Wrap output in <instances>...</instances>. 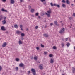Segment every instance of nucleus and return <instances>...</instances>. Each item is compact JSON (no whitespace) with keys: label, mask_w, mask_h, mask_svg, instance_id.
Segmentation results:
<instances>
[{"label":"nucleus","mask_w":75,"mask_h":75,"mask_svg":"<svg viewBox=\"0 0 75 75\" xmlns=\"http://www.w3.org/2000/svg\"><path fill=\"white\" fill-rule=\"evenodd\" d=\"M31 71L32 72V73L33 75H36V72L35 69L33 68H32L31 69Z\"/></svg>","instance_id":"obj_1"},{"label":"nucleus","mask_w":75,"mask_h":75,"mask_svg":"<svg viewBox=\"0 0 75 75\" xmlns=\"http://www.w3.org/2000/svg\"><path fill=\"white\" fill-rule=\"evenodd\" d=\"M45 15V13H44V11H42L41 13V15L42 16H43L44 15Z\"/></svg>","instance_id":"obj_11"},{"label":"nucleus","mask_w":75,"mask_h":75,"mask_svg":"<svg viewBox=\"0 0 75 75\" xmlns=\"http://www.w3.org/2000/svg\"><path fill=\"white\" fill-rule=\"evenodd\" d=\"M20 28H23V25H20Z\"/></svg>","instance_id":"obj_40"},{"label":"nucleus","mask_w":75,"mask_h":75,"mask_svg":"<svg viewBox=\"0 0 75 75\" xmlns=\"http://www.w3.org/2000/svg\"><path fill=\"white\" fill-rule=\"evenodd\" d=\"M7 45V43L5 42L3 43V45H2V47H5Z\"/></svg>","instance_id":"obj_4"},{"label":"nucleus","mask_w":75,"mask_h":75,"mask_svg":"<svg viewBox=\"0 0 75 75\" xmlns=\"http://www.w3.org/2000/svg\"><path fill=\"white\" fill-rule=\"evenodd\" d=\"M36 49L37 50H39L40 48H39V47H36Z\"/></svg>","instance_id":"obj_46"},{"label":"nucleus","mask_w":75,"mask_h":75,"mask_svg":"<svg viewBox=\"0 0 75 75\" xmlns=\"http://www.w3.org/2000/svg\"><path fill=\"white\" fill-rule=\"evenodd\" d=\"M75 68L74 67H72V72L73 74L75 73Z\"/></svg>","instance_id":"obj_13"},{"label":"nucleus","mask_w":75,"mask_h":75,"mask_svg":"<svg viewBox=\"0 0 75 75\" xmlns=\"http://www.w3.org/2000/svg\"><path fill=\"white\" fill-rule=\"evenodd\" d=\"M50 4L52 7L54 6V4L53 5L52 3H51Z\"/></svg>","instance_id":"obj_30"},{"label":"nucleus","mask_w":75,"mask_h":75,"mask_svg":"<svg viewBox=\"0 0 75 75\" xmlns=\"http://www.w3.org/2000/svg\"><path fill=\"white\" fill-rule=\"evenodd\" d=\"M6 33H7V34H8V31H6Z\"/></svg>","instance_id":"obj_59"},{"label":"nucleus","mask_w":75,"mask_h":75,"mask_svg":"<svg viewBox=\"0 0 75 75\" xmlns=\"http://www.w3.org/2000/svg\"><path fill=\"white\" fill-rule=\"evenodd\" d=\"M19 44H22V42L20 40L19 41Z\"/></svg>","instance_id":"obj_28"},{"label":"nucleus","mask_w":75,"mask_h":75,"mask_svg":"<svg viewBox=\"0 0 75 75\" xmlns=\"http://www.w3.org/2000/svg\"><path fill=\"white\" fill-rule=\"evenodd\" d=\"M38 26H36L35 27V29H38Z\"/></svg>","instance_id":"obj_39"},{"label":"nucleus","mask_w":75,"mask_h":75,"mask_svg":"<svg viewBox=\"0 0 75 75\" xmlns=\"http://www.w3.org/2000/svg\"><path fill=\"white\" fill-rule=\"evenodd\" d=\"M45 14H46V15H47V16L48 17H50V14H48L46 12L45 13Z\"/></svg>","instance_id":"obj_18"},{"label":"nucleus","mask_w":75,"mask_h":75,"mask_svg":"<svg viewBox=\"0 0 75 75\" xmlns=\"http://www.w3.org/2000/svg\"><path fill=\"white\" fill-rule=\"evenodd\" d=\"M47 12L48 13V14H51V10H49L47 11Z\"/></svg>","instance_id":"obj_22"},{"label":"nucleus","mask_w":75,"mask_h":75,"mask_svg":"<svg viewBox=\"0 0 75 75\" xmlns=\"http://www.w3.org/2000/svg\"><path fill=\"white\" fill-rule=\"evenodd\" d=\"M66 45L67 47H69V45H70V44L69 43H68L66 44Z\"/></svg>","instance_id":"obj_23"},{"label":"nucleus","mask_w":75,"mask_h":75,"mask_svg":"<svg viewBox=\"0 0 75 75\" xmlns=\"http://www.w3.org/2000/svg\"><path fill=\"white\" fill-rule=\"evenodd\" d=\"M53 6H55V7H57L58 8L60 7V5H59L57 4H54Z\"/></svg>","instance_id":"obj_3"},{"label":"nucleus","mask_w":75,"mask_h":75,"mask_svg":"<svg viewBox=\"0 0 75 75\" xmlns=\"http://www.w3.org/2000/svg\"><path fill=\"white\" fill-rule=\"evenodd\" d=\"M49 57H52V55L51 54L50 55H49Z\"/></svg>","instance_id":"obj_37"},{"label":"nucleus","mask_w":75,"mask_h":75,"mask_svg":"<svg viewBox=\"0 0 75 75\" xmlns=\"http://www.w3.org/2000/svg\"><path fill=\"white\" fill-rule=\"evenodd\" d=\"M66 2L67 4H70V2H69L68 0H66Z\"/></svg>","instance_id":"obj_17"},{"label":"nucleus","mask_w":75,"mask_h":75,"mask_svg":"<svg viewBox=\"0 0 75 75\" xmlns=\"http://www.w3.org/2000/svg\"><path fill=\"white\" fill-rule=\"evenodd\" d=\"M20 2H23V0H20Z\"/></svg>","instance_id":"obj_55"},{"label":"nucleus","mask_w":75,"mask_h":75,"mask_svg":"<svg viewBox=\"0 0 75 75\" xmlns=\"http://www.w3.org/2000/svg\"><path fill=\"white\" fill-rule=\"evenodd\" d=\"M39 14V13H36L35 14V16H38Z\"/></svg>","instance_id":"obj_33"},{"label":"nucleus","mask_w":75,"mask_h":75,"mask_svg":"<svg viewBox=\"0 0 75 75\" xmlns=\"http://www.w3.org/2000/svg\"><path fill=\"white\" fill-rule=\"evenodd\" d=\"M15 69L16 71H18V67H16L15 68Z\"/></svg>","instance_id":"obj_29"},{"label":"nucleus","mask_w":75,"mask_h":75,"mask_svg":"<svg viewBox=\"0 0 75 75\" xmlns=\"http://www.w3.org/2000/svg\"><path fill=\"white\" fill-rule=\"evenodd\" d=\"M34 9H31V13H34Z\"/></svg>","instance_id":"obj_21"},{"label":"nucleus","mask_w":75,"mask_h":75,"mask_svg":"<svg viewBox=\"0 0 75 75\" xmlns=\"http://www.w3.org/2000/svg\"><path fill=\"white\" fill-rule=\"evenodd\" d=\"M66 41H67V40H68V38H66Z\"/></svg>","instance_id":"obj_60"},{"label":"nucleus","mask_w":75,"mask_h":75,"mask_svg":"<svg viewBox=\"0 0 75 75\" xmlns=\"http://www.w3.org/2000/svg\"><path fill=\"white\" fill-rule=\"evenodd\" d=\"M28 73L29 74H30V71H28Z\"/></svg>","instance_id":"obj_58"},{"label":"nucleus","mask_w":75,"mask_h":75,"mask_svg":"<svg viewBox=\"0 0 75 75\" xmlns=\"http://www.w3.org/2000/svg\"><path fill=\"white\" fill-rule=\"evenodd\" d=\"M62 47H64V45H65V44L64 43H63L62 44Z\"/></svg>","instance_id":"obj_36"},{"label":"nucleus","mask_w":75,"mask_h":75,"mask_svg":"<svg viewBox=\"0 0 75 75\" xmlns=\"http://www.w3.org/2000/svg\"><path fill=\"white\" fill-rule=\"evenodd\" d=\"M62 26H64V23H62Z\"/></svg>","instance_id":"obj_53"},{"label":"nucleus","mask_w":75,"mask_h":75,"mask_svg":"<svg viewBox=\"0 0 75 75\" xmlns=\"http://www.w3.org/2000/svg\"><path fill=\"white\" fill-rule=\"evenodd\" d=\"M64 31H65V28H63L60 30V31L59 32V33L60 34H62V33H64Z\"/></svg>","instance_id":"obj_2"},{"label":"nucleus","mask_w":75,"mask_h":75,"mask_svg":"<svg viewBox=\"0 0 75 75\" xmlns=\"http://www.w3.org/2000/svg\"><path fill=\"white\" fill-rule=\"evenodd\" d=\"M50 25H51V26H52V25H53V23H51L50 24Z\"/></svg>","instance_id":"obj_47"},{"label":"nucleus","mask_w":75,"mask_h":75,"mask_svg":"<svg viewBox=\"0 0 75 75\" xmlns=\"http://www.w3.org/2000/svg\"><path fill=\"white\" fill-rule=\"evenodd\" d=\"M16 33H17L18 34H20V33H21V32H20L19 31H16Z\"/></svg>","instance_id":"obj_24"},{"label":"nucleus","mask_w":75,"mask_h":75,"mask_svg":"<svg viewBox=\"0 0 75 75\" xmlns=\"http://www.w3.org/2000/svg\"><path fill=\"white\" fill-rule=\"evenodd\" d=\"M3 2H5L6 1V0H2Z\"/></svg>","instance_id":"obj_45"},{"label":"nucleus","mask_w":75,"mask_h":75,"mask_svg":"<svg viewBox=\"0 0 75 75\" xmlns=\"http://www.w3.org/2000/svg\"><path fill=\"white\" fill-rule=\"evenodd\" d=\"M4 19H6V17H4Z\"/></svg>","instance_id":"obj_57"},{"label":"nucleus","mask_w":75,"mask_h":75,"mask_svg":"<svg viewBox=\"0 0 75 75\" xmlns=\"http://www.w3.org/2000/svg\"><path fill=\"white\" fill-rule=\"evenodd\" d=\"M46 1H44V2H43V4H44V5L46 4Z\"/></svg>","instance_id":"obj_38"},{"label":"nucleus","mask_w":75,"mask_h":75,"mask_svg":"<svg viewBox=\"0 0 75 75\" xmlns=\"http://www.w3.org/2000/svg\"><path fill=\"white\" fill-rule=\"evenodd\" d=\"M21 37H24L25 36V34L24 33H21Z\"/></svg>","instance_id":"obj_19"},{"label":"nucleus","mask_w":75,"mask_h":75,"mask_svg":"<svg viewBox=\"0 0 75 75\" xmlns=\"http://www.w3.org/2000/svg\"><path fill=\"white\" fill-rule=\"evenodd\" d=\"M62 2L63 3H65V0H62Z\"/></svg>","instance_id":"obj_41"},{"label":"nucleus","mask_w":75,"mask_h":75,"mask_svg":"<svg viewBox=\"0 0 75 75\" xmlns=\"http://www.w3.org/2000/svg\"><path fill=\"white\" fill-rule=\"evenodd\" d=\"M6 23V21L5 20H3L2 21V23L3 24H5Z\"/></svg>","instance_id":"obj_7"},{"label":"nucleus","mask_w":75,"mask_h":75,"mask_svg":"<svg viewBox=\"0 0 75 75\" xmlns=\"http://www.w3.org/2000/svg\"><path fill=\"white\" fill-rule=\"evenodd\" d=\"M73 16H74V17H75V13H73Z\"/></svg>","instance_id":"obj_48"},{"label":"nucleus","mask_w":75,"mask_h":75,"mask_svg":"<svg viewBox=\"0 0 75 75\" xmlns=\"http://www.w3.org/2000/svg\"><path fill=\"white\" fill-rule=\"evenodd\" d=\"M47 28V26L45 25V28Z\"/></svg>","instance_id":"obj_54"},{"label":"nucleus","mask_w":75,"mask_h":75,"mask_svg":"<svg viewBox=\"0 0 75 75\" xmlns=\"http://www.w3.org/2000/svg\"><path fill=\"white\" fill-rule=\"evenodd\" d=\"M54 59L52 58L51 59L50 63H51V64H53L54 62Z\"/></svg>","instance_id":"obj_5"},{"label":"nucleus","mask_w":75,"mask_h":75,"mask_svg":"<svg viewBox=\"0 0 75 75\" xmlns=\"http://www.w3.org/2000/svg\"><path fill=\"white\" fill-rule=\"evenodd\" d=\"M34 59L35 61H37V59H38V57L37 56H35L34 57Z\"/></svg>","instance_id":"obj_16"},{"label":"nucleus","mask_w":75,"mask_h":75,"mask_svg":"<svg viewBox=\"0 0 75 75\" xmlns=\"http://www.w3.org/2000/svg\"><path fill=\"white\" fill-rule=\"evenodd\" d=\"M45 1V0H41V1L42 2H44V1Z\"/></svg>","instance_id":"obj_43"},{"label":"nucleus","mask_w":75,"mask_h":75,"mask_svg":"<svg viewBox=\"0 0 75 75\" xmlns=\"http://www.w3.org/2000/svg\"><path fill=\"white\" fill-rule=\"evenodd\" d=\"M54 23L55 25H57V26H59V25H57L58 22L57 21H55L54 22Z\"/></svg>","instance_id":"obj_9"},{"label":"nucleus","mask_w":75,"mask_h":75,"mask_svg":"<svg viewBox=\"0 0 75 75\" xmlns=\"http://www.w3.org/2000/svg\"><path fill=\"white\" fill-rule=\"evenodd\" d=\"M2 70V67L1 66H0V72L1 71V70Z\"/></svg>","instance_id":"obj_34"},{"label":"nucleus","mask_w":75,"mask_h":75,"mask_svg":"<svg viewBox=\"0 0 75 75\" xmlns=\"http://www.w3.org/2000/svg\"><path fill=\"white\" fill-rule=\"evenodd\" d=\"M60 22L61 23H62V21H61Z\"/></svg>","instance_id":"obj_63"},{"label":"nucleus","mask_w":75,"mask_h":75,"mask_svg":"<svg viewBox=\"0 0 75 75\" xmlns=\"http://www.w3.org/2000/svg\"><path fill=\"white\" fill-rule=\"evenodd\" d=\"M22 68H23V69H24V68H25V67H24V66H23V67H22Z\"/></svg>","instance_id":"obj_51"},{"label":"nucleus","mask_w":75,"mask_h":75,"mask_svg":"<svg viewBox=\"0 0 75 75\" xmlns=\"http://www.w3.org/2000/svg\"><path fill=\"white\" fill-rule=\"evenodd\" d=\"M44 22H46V21L45 20Z\"/></svg>","instance_id":"obj_64"},{"label":"nucleus","mask_w":75,"mask_h":75,"mask_svg":"<svg viewBox=\"0 0 75 75\" xmlns=\"http://www.w3.org/2000/svg\"><path fill=\"white\" fill-rule=\"evenodd\" d=\"M28 7H29V10H30L31 8V6L29 5Z\"/></svg>","instance_id":"obj_31"},{"label":"nucleus","mask_w":75,"mask_h":75,"mask_svg":"<svg viewBox=\"0 0 75 75\" xmlns=\"http://www.w3.org/2000/svg\"><path fill=\"white\" fill-rule=\"evenodd\" d=\"M1 11H3L4 12H7V10H6L3 8L1 9Z\"/></svg>","instance_id":"obj_8"},{"label":"nucleus","mask_w":75,"mask_h":75,"mask_svg":"<svg viewBox=\"0 0 75 75\" xmlns=\"http://www.w3.org/2000/svg\"><path fill=\"white\" fill-rule=\"evenodd\" d=\"M53 49H54V50H56V49L57 48V47L54 46L53 47Z\"/></svg>","instance_id":"obj_27"},{"label":"nucleus","mask_w":75,"mask_h":75,"mask_svg":"<svg viewBox=\"0 0 75 75\" xmlns=\"http://www.w3.org/2000/svg\"><path fill=\"white\" fill-rule=\"evenodd\" d=\"M0 17L1 18V19H3V16L2 15L0 16Z\"/></svg>","instance_id":"obj_44"},{"label":"nucleus","mask_w":75,"mask_h":75,"mask_svg":"<svg viewBox=\"0 0 75 75\" xmlns=\"http://www.w3.org/2000/svg\"><path fill=\"white\" fill-rule=\"evenodd\" d=\"M74 50H75V46H74Z\"/></svg>","instance_id":"obj_62"},{"label":"nucleus","mask_w":75,"mask_h":75,"mask_svg":"<svg viewBox=\"0 0 75 75\" xmlns=\"http://www.w3.org/2000/svg\"><path fill=\"white\" fill-rule=\"evenodd\" d=\"M39 68L40 69L42 70L43 69V67L42 66H41V64H40L39 66Z\"/></svg>","instance_id":"obj_10"},{"label":"nucleus","mask_w":75,"mask_h":75,"mask_svg":"<svg viewBox=\"0 0 75 75\" xmlns=\"http://www.w3.org/2000/svg\"><path fill=\"white\" fill-rule=\"evenodd\" d=\"M41 47H42V48H44V45H43L42 44L41 45Z\"/></svg>","instance_id":"obj_32"},{"label":"nucleus","mask_w":75,"mask_h":75,"mask_svg":"<svg viewBox=\"0 0 75 75\" xmlns=\"http://www.w3.org/2000/svg\"><path fill=\"white\" fill-rule=\"evenodd\" d=\"M15 60L16 61H19V59L18 58H16L15 59Z\"/></svg>","instance_id":"obj_25"},{"label":"nucleus","mask_w":75,"mask_h":75,"mask_svg":"<svg viewBox=\"0 0 75 75\" xmlns=\"http://www.w3.org/2000/svg\"><path fill=\"white\" fill-rule=\"evenodd\" d=\"M44 54H45V55H47V52H44Z\"/></svg>","instance_id":"obj_42"},{"label":"nucleus","mask_w":75,"mask_h":75,"mask_svg":"<svg viewBox=\"0 0 75 75\" xmlns=\"http://www.w3.org/2000/svg\"><path fill=\"white\" fill-rule=\"evenodd\" d=\"M62 7H64V8H65L66 7V5H65V4H62Z\"/></svg>","instance_id":"obj_20"},{"label":"nucleus","mask_w":75,"mask_h":75,"mask_svg":"<svg viewBox=\"0 0 75 75\" xmlns=\"http://www.w3.org/2000/svg\"><path fill=\"white\" fill-rule=\"evenodd\" d=\"M43 35L44 37H48V35H47L46 34H44Z\"/></svg>","instance_id":"obj_15"},{"label":"nucleus","mask_w":75,"mask_h":75,"mask_svg":"<svg viewBox=\"0 0 75 75\" xmlns=\"http://www.w3.org/2000/svg\"><path fill=\"white\" fill-rule=\"evenodd\" d=\"M21 73H23L24 72V71L21 70Z\"/></svg>","instance_id":"obj_52"},{"label":"nucleus","mask_w":75,"mask_h":75,"mask_svg":"<svg viewBox=\"0 0 75 75\" xmlns=\"http://www.w3.org/2000/svg\"><path fill=\"white\" fill-rule=\"evenodd\" d=\"M1 29L2 31H4L6 30V28H4V26H1Z\"/></svg>","instance_id":"obj_6"},{"label":"nucleus","mask_w":75,"mask_h":75,"mask_svg":"<svg viewBox=\"0 0 75 75\" xmlns=\"http://www.w3.org/2000/svg\"><path fill=\"white\" fill-rule=\"evenodd\" d=\"M38 18H39V19H40V18H41V17L39 16H38Z\"/></svg>","instance_id":"obj_49"},{"label":"nucleus","mask_w":75,"mask_h":75,"mask_svg":"<svg viewBox=\"0 0 75 75\" xmlns=\"http://www.w3.org/2000/svg\"><path fill=\"white\" fill-rule=\"evenodd\" d=\"M11 4H14V0H11Z\"/></svg>","instance_id":"obj_12"},{"label":"nucleus","mask_w":75,"mask_h":75,"mask_svg":"<svg viewBox=\"0 0 75 75\" xmlns=\"http://www.w3.org/2000/svg\"><path fill=\"white\" fill-rule=\"evenodd\" d=\"M69 20H72V17H69Z\"/></svg>","instance_id":"obj_35"},{"label":"nucleus","mask_w":75,"mask_h":75,"mask_svg":"<svg viewBox=\"0 0 75 75\" xmlns=\"http://www.w3.org/2000/svg\"><path fill=\"white\" fill-rule=\"evenodd\" d=\"M21 28V30H22V31H23V29L22 28Z\"/></svg>","instance_id":"obj_56"},{"label":"nucleus","mask_w":75,"mask_h":75,"mask_svg":"<svg viewBox=\"0 0 75 75\" xmlns=\"http://www.w3.org/2000/svg\"><path fill=\"white\" fill-rule=\"evenodd\" d=\"M14 27H15V28H18V26L17 25V24L15 25Z\"/></svg>","instance_id":"obj_26"},{"label":"nucleus","mask_w":75,"mask_h":75,"mask_svg":"<svg viewBox=\"0 0 75 75\" xmlns=\"http://www.w3.org/2000/svg\"><path fill=\"white\" fill-rule=\"evenodd\" d=\"M23 66H24V65L23 63H20L19 64V67H22Z\"/></svg>","instance_id":"obj_14"},{"label":"nucleus","mask_w":75,"mask_h":75,"mask_svg":"<svg viewBox=\"0 0 75 75\" xmlns=\"http://www.w3.org/2000/svg\"><path fill=\"white\" fill-rule=\"evenodd\" d=\"M26 30H27V31H28V28H27L26 29Z\"/></svg>","instance_id":"obj_61"},{"label":"nucleus","mask_w":75,"mask_h":75,"mask_svg":"<svg viewBox=\"0 0 75 75\" xmlns=\"http://www.w3.org/2000/svg\"><path fill=\"white\" fill-rule=\"evenodd\" d=\"M24 38H23V37L21 38V40H24Z\"/></svg>","instance_id":"obj_50"}]
</instances>
